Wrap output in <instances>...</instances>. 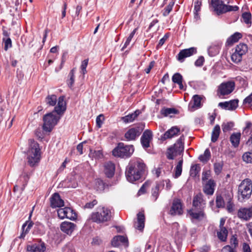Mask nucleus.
Segmentation results:
<instances>
[{
    "instance_id": "f257e3e1",
    "label": "nucleus",
    "mask_w": 252,
    "mask_h": 252,
    "mask_svg": "<svg viewBox=\"0 0 252 252\" xmlns=\"http://www.w3.org/2000/svg\"><path fill=\"white\" fill-rule=\"evenodd\" d=\"M65 110L66 103L64 100V96H61L58 98L57 105L54 108V110L52 112L44 115L43 129L46 131H51L60 119V117L56 115L54 113H56L58 115H62Z\"/></svg>"
},
{
    "instance_id": "f03ea898",
    "label": "nucleus",
    "mask_w": 252,
    "mask_h": 252,
    "mask_svg": "<svg viewBox=\"0 0 252 252\" xmlns=\"http://www.w3.org/2000/svg\"><path fill=\"white\" fill-rule=\"evenodd\" d=\"M146 169V166L141 159L131 160L126 170L127 180L132 183L140 180Z\"/></svg>"
},
{
    "instance_id": "7ed1b4c3",
    "label": "nucleus",
    "mask_w": 252,
    "mask_h": 252,
    "mask_svg": "<svg viewBox=\"0 0 252 252\" xmlns=\"http://www.w3.org/2000/svg\"><path fill=\"white\" fill-rule=\"evenodd\" d=\"M206 207V201L203 195L199 193L193 197L192 207L189 210L188 213L192 219L201 220L206 218L204 209Z\"/></svg>"
},
{
    "instance_id": "20e7f679",
    "label": "nucleus",
    "mask_w": 252,
    "mask_h": 252,
    "mask_svg": "<svg viewBox=\"0 0 252 252\" xmlns=\"http://www.w3.org/2000/svg\"><path fill=\"white\" fill-rule=\"evenodd\" d=\"M29 148L27 151V160L28 164L32 167L38 163L40 160V149L39 144L33 139L29 140Z\"/></svg>"
},
{
    "instance_id": "39448f33",
    "label": "nucleus",
    "mask_w": 252,
    "mask_h": 252,
    "mask_svg": "<svg viewBox=\"0 0 252 252\" xmlns=\"http://www.w3.org/2000/svg\"><path fill=\"white\" fill-rule=\"evenodd\" d=\"M252 193V182L250 179L243 180L238 186V200L243 201L249 199Z\"/></svg>"
},
{
    "instance_id": "423d86ee",
    "label": "nucleus",
    "mask_w": 252,
    "mask_h": 252,
    "mask_svg": "<svg viewBox=\"0 0 252 252\" xmlns=\"http://www.w3.org/2000/svg\"><path fill=\"white\" fill-rule=\"evenodd\" d=\"M185 136L182 134L175 143L167 149L166 152L167 158L169 159H173L178 155H180L184 150Z\"/></svg>"
},
{
    "instance_id": "0eeeda50",
    "label": "nucleus",
    "mask_w": 252,
    "mask_h": 252,
    "mask_svg": "<svg viewBox=\"0 0 252 252\" xmlns=\"http://www.w3.org/2000/svg\"><path fill=\"white\" fill-rule=\"evenodd\" d=\"M134 151L133 145H126L121 142L113 150L112 155L116 157L126 158L130 157Z\"/></svg>"
},
{
    "instance_id": "6e6552de",
    "label": "nucleus",
    "mask_w": 252,
    "mask_h": 252,
    "mask_svg": "<svg viewBox=\"0 0 252 252\" xmlns=\"http://www.w3.org/2000/svg\"><path fill=\"white\" fill-rule=\"evenodd\" d=\"M111 217V211L107 208L102 207L97 212L93 213L90 219L94 222L99 223L110 220Z\"/></svg>"
},
{
    "instance_id": "1a4fd4ad",
    "label": "nucleus",
    "mask_w": 252,
    "mask_h": 252,
    "mask_svg": "<svg viewBox=\"0 0 252 252\" xmlns=\"http://www.w3.org/2000/svg\"><path fill=\"white\" fill-rule=\"evenodd\" d=\"M211 4L214 11L218 15L230 11H236L239 9V7L236 5L225 4L222 0H211Z\"/></svg>"
},
{
    "instance_id": "9d476101",
    "label": "nucleus",
    "mask_w": 252,
    "mask_h": 252,
    "mask_svg": "<svg viewBox=\"0 0 252 252\" xmlns=\"http://www.w3.org/2000/svg\"><path fill=\"white\" fill-rule=\"evenodd\" d=\"M144 127L145 124L140 123L128 129L125 134V138L126 141L135 140L140 135Z\"/></svg>"
},
{
    "instance_id": "9b49d317",
    "label": "nucleus",
    "mask_w": 252,
    "mask_h": 252,
    "mask_svg": "<svg viewBox=\"0 0 252 252\" xmlns=\"http://www.w3.org/2000/svg\"><path fill=\"white\" fill-rule=\"evenodd\" d=\"M181 134L180 128L177 126H172L160 137V140L164 141L168 139L175 138Z\"/></svg>"
},
{
    "instance_id": "f8f14e48",
    "label": "nucleus",
    "mask_w": 252,
    "mask_h": 252,
    "mask_svg": "<svg viewBox=\"0 0 252 252\" xmlns=\"http://www.w3.org/2000/svg\"><path fill=\"white\" fill-rule=\"evenodd\" d=\"M183 203L180 199H174L169 210V214L171 216L182 215L183 213Z\"/></svg>"
},
{
    "instance_id": "ddd939ff",
    "label": "nucleus",
    "mask_w": 252,
    "mask_h": 252,
    "mask_svg": "<svg viewBox=\"0 0 252 252\" xmlns=\"http://www.w3.org/2000/svg\"><path fill=\"white\" fill-rule=\"evenodd\" d=\"M197 53V48L196 47H190L189 48L182 50L177 55L178 60L182 63L187 58Z\"/></svg>"
},
{
    "instance_id": "4468645a",
    "label": "nucleus",
    "mask_w": 252,
    "mask_h": 252,
    "mask_svg": "<svg viewBox=\"0 0 252 252\" xmlns=\"http://www.w3.org/2000/svg\"><path fill=\"white\" fill-rule=\"evenodd\" d=\"M235 83L228 81L221 84L219 87V92L222 95L230 94L234 89Z\"/></svg>"
},
{
    "instance_id": "2eb2a0df",
    "label": "nucleus",
    "mask_w": 252,
    "mask_h": 252,
    "mask_svg": "<svg viewBox=\"0 0 252 252\" xmlns=\"http://www.w3.org/2000/svg\"><path fill=\"white\" fill-rule=\"evenodd\" d=\"M238 217L243 220L248 221L252 218V205L248 208H240L237 212Z\"/></svg>"
},
{
    "instance_id": "dca6fc26",
    "label": "nucleus",
    "mask_w": 252,
    "mask_h": 252,
    "mask_svg": "<svg viewBox=\"0 0 252 252\" xmlns=\"http://www.w3.org/2000/svg\"><path fill=\"white\" fill-rule=\"evenodd\" d=\"M50 206L52 208L62 207L64 206V201L58 193H54L50 198Z\"/></svg>"
},
{
    "instance_id": "f3484780",
    "label": "nucleus",
    "mask_w": 252,
    "mask_h": 252,
    "mask_svg": "<svg viewBox=\"0 0 252 252\" xmlns=\"http://www.w3.org/2000/svg\"><path fill=\"white\" fill-rule=\"evenodd\" d=\"M152 132L149 129L146 130L141 137V143L144 148L150 147V143L152 139Z\"/></svg>"
},
{
    "instance_id": "a211bd4d",
    "label": "nucleus",
    "mask_w": 252,
    "mask_h": 252,
    "mask_svg": "<svg viewBox=\"0 0 252 252\" xmlns=\"http://www.w3.org/2000/svg\"><path fill=\"white\" fill-rule=\"evenodd\" d=\"M145 217L143 212H140L137 215V220L134 222V227L142 232L145 227Z\"/></svg>"
},
{
    "instance_id": "6ab92c4d",
    "label": "nucleus",
    "mask_w": 252,
    "mask_h": 252,
    "mask_svg": "<svg viewBox=\"0 0 252 252\" xmlns=\"http://www.w3.org/2000/svg\"><path fill=\"white\" fill-rule=\"evenodd\" d=\"M76 226V224L74 223L65 221L61 223L60 227L63 232L68 235H70L74 230Z\"/></svg>"
},
{
    "instance_id": "aec40b11",
    "label": "nucleus",
    "mask_w": 252,
    "mask_h": 252,
    "mask_svg": "<svg viewBox=\"0 0 252 252\" xmlns=\"http://www.w3.org/2000/svg\"><path fill=\"white\" fill-rule=\"evenodd\" d=\"M115 165L111 161L106 162L104 164V172L108 178H112L115 173Z\"/></svg>"
},
{
    "instance_id": "412c9836",
    "label": "nucleus",
    "mask_w": 252,
    "mask_h": 252,
    "mask_svg": "<svg viewBox=\"0 0 252 252\" xmlns=\"http://www.w3.org/2000/svg\"><path fill=\"white\" fill-rule=\"evenodd\" d=\"M163 187L164 184L162 182H158L156 183L155 187L152 189L151 198L154 201L157 200L160 190L163 188Z\"/></svg>"
},
{
    "instance_id": "4be33fe9",
    "label": "nucleus",
    "mask_w": 252,
    "mask_h": 252,
    "mask_svg": "<svg viewBox=\"0 0 252 252\" xmlns=\"http://www.w3.org/2000/svg\"><path fill=\"white\" fill-rule=\"evenodd\" d=\"M216 183L212 179L209 180L204 185L203 190L207 195H212L214 193Z\"/></svg>"
},
{
    "instance_id": "5701e85b",
    "label": "nucleus",
    "mask_w": 252,
    "mask_h": 252,
    "mask_svg": "<svg viewBox=\"0 0 252 252\" xmlns=\"http://www.w3.org/2000/svg\"><path fill=\"white\" fill-rule=\"evenodd\" d=\"M222 43L220 42L214 43L208 48V53L210 56L213 57L218 54Z\"/></svg>"
},
{
    "instance_id": "b1692460",
    "label": "nucleus",
    "mask_w": 252,
    "mask_h": 252,
    "mask_svg": "<svg viewBox=\"0 0 252 252\" xmlns=\"http://www.w3.org/2000/svg\"><path fill=\"white\" fill-rule=\"evenodd\" d=\"M201 167L199 164H195L191 166L189 174L191 178H195L199 177Z\"/></svg>"
},
{
    "instance_id": "393cba45",
    "label": "nucleus",
    "mask_w": 252,
    "mask_h": 252,
    "mask_svg": "<svg viewBox=\"0 0 252 252\" xmlns=\"http://www.w3.org/2000/svg\"><path fill=\"white\" fill-rule=\"evenodd\" d=\"M140 111L138 110H136L134 113L129 114L125 117L121 118L122 120L125 123H128L133 122L137 117L140 114Z\"/></svg>"
},
{
    "instance_id": "a878e982",
    "label": "nucleus",
    "mask_w": 252,
    "mask_h": 252,
    "mask_svg": "<svg viewBox=\"0 0 252 252\" xmlns=\"http://www.w3.org/2000/svg\"><path fill=\"white\" fill-rule=\"evenodd\" d=\"M127 238L124 236L118 235L114 237L111 241L112 245L114 247L119 246L121 243L127 242Z\"/></svg>"
},
{
    "instance_id": "bb28decb",
    "label": "nucleus",
    "mask_w": 252,
    "mask_h": 252,
    "mask_svg": "<svg viewBox=\"0 0 252 252\" xmlns=\"http://www.w3.org/2000/svg\"><path fill=\"white\" fill-rule=\"evenodd\" d=\"M160 113L164 117L170 116L171 117L173 115L179 113V111L174 108H163L160 110Z\"/></svg>"
},
{
    "instance_id": "cd10ccee",
    "label": "nucleus",
    "mask_w": 252,
    "mask_h": 252,
    "mask_svg": "<svg viewBox=\"0 0 252 252\" xmlns=\"http://www.w3.org/2000/svg\"><path fill=\"white\" fill-rule=\"evenodd\" d=\"M201 99L202 98L200 95L197 94L193 95L192 97L193 104L191 105V103L190 102L189 104V106L194 110L200 108L202 105L201 103Z\"/></svg>"
},
{
    "instance_id": "c85d7f7f",
    "label": "nucleus",
    "mask_w": 252,
    "mask_h": 252,
    "mask_svg": "<svg viewBox=\"0 0 252 252\" xmlns=\"http://www.w3.org/2000/svg\"><path fill=\"white\" fill-rule=\"evenodd\" d=\"M241 135V133L238 132L234 133L230 136V141L232 145L235 148L238 147L239 145Z\"/></svg>"
},
{
    "instance_id": "c756f323",
    "label": "nucleus",
    "mask_w": 252,
    "mask_h": 252,
    "mask_svg": "<svg viewBox=\"0 0 252 252\" xmlns=\"http://www.w3.org/2000/svg\"><path fill=\"white\" fill-rule=\"evenodd\" d=\"M172 80L174 83L177 84L179 85V88L181 90L184 89V86L182 83L183 77L180 73H175L172 76Z\"/></svg>"
},
{
    "instance_id": "7c9ffc66",
    "label": "nucleus",
    "mask_w": 252,
    "mask_h": 252,
    "mask_svg": "<svg viewBox=\"0 0 252 252\" xmlns=\"http://www.w3.org/2000/svg\"><path fill=\"white\" fill-rule=\"evenodd\" d=\"M242 37L241 33L236 32L227 39L226 43L228 45H231L234 43L237 42Z\"/></svg>"
},
{
    "instance_id": "2f4dec72",
    "label": "nucleus",
    "mask_w": 252,
    "mask_h": 252,
    "mask_svg": "<svg viewBox=\"0 0 252 252\" xmlns=\"http://www.w3.org/2000/svg\"><path fill=\"white\" fill-rule=\"evenodd\" d=\"M228 235V231L225 227L220 228L217 232L218 238L221 241L224 242L226 240Z\"/></svg>"
},
{
    "instance_id": "473e14b6",
    "label": "nucleus",
    "mask_w": 252,
    "mask_h": 252,
    "mask_svg": "<svg viewBox=\"0 0 252 252\" xmlns=\"http://www.w3.org/2000/svg\"><path fill=\"white\" fill-rule=\"evenodd\" d=\"M220 132V128L219 125H217L214 127L211 135V141L215 142L218 140Z\"/></svg>"
},
{
    "instance_id": "72a5a7b5",
    "label": "nucleus",
    "mask_w": 252,
    "mask_h": 252,
    "mask_svg": "<svg viewBox=\"0 0 252 252\" xmlns=\"http://www.w3.org/2000/svg\"><path fill=\"white\" fill-rule=\"evenodd\" d=\"M89 156L92 158L95 159H100L103 157L102 151L100 150L93 151L92 149H90Z\"/></svg>"
},
{
    "instance_id": "f704fd0d",
    "label": "nucleus",
    "mask_w": 252,
    "mask_h": 252,
    "mask_svg": "<svg viewBox=\"0 0 252 252\" xmlns=\"http://www.w3.org/2000/svg\"><path fill=\"white\" fill-rule=\"evenodd\" d=\"M183 160L181 159L179 160L176 166L174 171L175 173L173 175L175 178H177L181 176L182 172V166H183Z\"/></svg>"
},
{
    "instance_id": "c9c22d12",
    "label": "nucleus",
    "mask_w": 252,
    "mask_h": 252,
    "mask_svg": "<svg viewBox=\"0 0 252 252\" xmlns=\"http://www.w3.org/2000/svg\"><path fill=\"white\" fill-rule=\"evenodd\" d=\"M45 101L50 106H55L57 101V96L54 94L48 95L45 98Z\"/></svg>"
},
{
    "instance_id": "e433bc0d",
    "label": "nucleus",
    "mask_w": 252,
    "mask_h": 252,
    "mask_svg": "<svg viewBox=\"0 0 252 252\" xmlns=\"http://www.w3.org/2000/svg\"><path fill=\"white\" fill-rule=\"evenodd\" d=\"M235 51L243 56L247 52L248 47L246 44L240 43L235 47Z\"/></svg>"
},
{
    "instance_id": "4c0bfd02",
    "label": "nucleus",
    "mask_w": 252,
    "mask_h": 252,
    "mask_svg": "<svg viewBox=\"0 0 252 252\" xmlns=\"http://www.w3.org/2000/svg\"><path fill=\"white\" fill-rule=\"evenodd\" d=\"M105 184L102 180L99 179L95 180L94 185V189L99 191H101L104 189Z\"/></svg>"
},
{
    "instance_id": "58836bf2",
    "label": "nucleus",
    "mask_w": 252,
    "mask_h": 252,
    "mask_svg": "<svg viewBox=\"0 0 252 252\" xmlns=\"http://www.w3.org/2000/svg\"><path fill=\"white\" fill-rule=\"evenodd\" d=\"M211 157V153L209 149L205 150L204 154L199 157V159L202 162H207Z\"/></svg>"
},
{
    "instance_id": "ea45409f",
    "label": "nucleus",
    "mask_w": 252,
    "mask_h": 252,
    "mask_svg": "<svg viewBox=\"0 0 252 252\" xmlns=\"http://www.w3.org/2000/svg\"><path fill=\"white\" fill-rule=\"evenodd\" d=\"M242 159L246 163L252 164V150L245 152L243 155Z\"/></svg>"
},
{
    "instance_id": "a19ab883",
    "label": "nucleus",
    "mask_w": 252,
    "mask_h": 252,
    "mask_svg": "<svg viewBox=\"0 0 252 252\" xmlns=\"http://www.w3.org/2000/svg\"><path fill=\"white\" fill-rule=\"evenodd\" d=\"M67 219L71 220H75L77 219V214L71 208L69 207L67 208Z\"/></svg>"
},
{
    "instance_id": "79ce46f5",
    "label": "nucleus",
    "mask_w": 252,
    "mask_h": 252,
    "mask_svg": "<svg viewBox=\"0 0 252 252\" xmlns=\"http://www.w3.org/2000/svg\"><path fill=\"white\" fill-rule=\"evenodd\" d=\"M74 72H75V71L73 69L70 71V72L68 74V77L69 78L67 80V84H68V86L70 88H72L73 87L74 83V80H75Z\"/></svg>"
},
{
    "instance_id": "37998d69",
    "label": "nucleus",
    "mask_w": 252,
    "mask_h": 252,
    "mask_svg": "<svg viewBox=\"0 0 252 252\" xmlns=\"http://www.w3.org/2000/svg\"><path fill=\"white\" fill-rule=\"evenodd\" d=\"M175 2L174 0L171 1L169 4L165 7L163 12L164 16H167L172 10Z\"/></svg>"
},
{
    "instance_id": "c03bdc74",
    "label": "nucleus",
    "mask_w": 252,
    "mask_h": 252,
    "mask_svg": "<svg viewBox=\"0 0 252 252\" xmlns=\"http://www.w3.org/2000/svg\"><path fill=\"white\" fill-rule=\"evenodd\" d=\"M137 29L135 28L129 34L128 37L127 38L124 46L123 47L122 50H124L125 48L127 47V46L129 44L132 38H133V36L135 34Z\"/></svg>"
},
{
    "instance_id": "a18cd8bd",
    "label": "nucleus",
    "mask_w": 252,
    "mask_h": 252,
    "mask_svg": "<svg viewBox=\"0 0 252 252\" xmlns=\"http://www.w3.org/2000/svg\"><path fill=\"white\" fill-rule=\"evenodd\" d=\"M242 56H243L241 54L236 52L235 51L234 52L232 53L231 58L233 62L238 63L242 60Z\"/></svg>"
},
{
    "instance_id": "49530a36",
    "label": "nucleus",
    "mask_w": 252,
    "mask_h": 252,
    "mask_svg": "<svg viewBox=\"0 0 252 252\" xmlns=\"http://www.w3.org/2000/svg\"><path fill=\"white\" fill-rule=\"evenodd\" d=\"M151 182L149 181L145 182L144 184L142 186V187L139 190L138 192V194L141 195L145 193L146 192L147 189L149 188V187L151 185Z\"/></svg>"
},
{
    "instance_id": "de8ad7c7",
    "label": "nucleus",
    "mask_w": 252,
    "mask_h": 252,
    "mask_svg": "<svg viewBox=\"0 0 252 252\" xmlns=\"http://www.w3.org/2000/svg\"><path fill=\"white\" fill-rule=\"evenodd\" d=\"M216 203L218 208H223L224 207V201L223 197L220 195L217 196Z\"/></svg>"
},
{
    "instance_id": "09e8293b",
    "label": "nucleus",
    "mask_w": 252,
    "mask_h": 252,
    "mask_svg": "<svg viewBox=\"0 0 252 252\" xmlns=\"http://www.w3.org/2000/svg\"><path fill=\"white\" fill-rule=\"evenodd\" d=\"M67 208L64 207L63 208H60L58 210L57 213L59 218L61 219H64L67 217Z\"/></svg>"
},
{
    "instance_id": "8fccbe9b",
    "label": "nucleus",
    "mask_w": 252,
    "mask_h": 252,
    "mask_svg": "<svg viewBox=\"0 0 252 252\" xmlns=\"http://www.w3.org/2000/svg\"><path fill=\"white\" fill-rule=\"evenodd\" d=\"M223 167L222 162H216L214 164V169L215 173L219 175L222 171Z\"/></svg>"
},
{
    "instance_id": "3c124183",
    "label": "nucleus",
    "mask_w": 252,
    "mask_h": 252,
    "mask_svg": "<svg viewBox=\"0 0 252 252\" xmlns=\"http://www.w3.org/2000/svg\"><path fill=\"white\" fill-rule=\"evenodd\" d=\"M251 14L250 12H245L242 16L244 22L248 25L251 24Z\"/></svg>"
},
{
    "instance_id": "603ef678",
    "label": "nucleus",
    "mask_w": 252,
    "mask_h": 252,
    "mask_svg": "<svg viewBox=\"0 0 252 252\" xmlns=\"http://www.w3.org/2000/svg\"><path fill=\"white\" fill-rule=\"evenodd\" d=\"M3 42L4 45V49L5 51L12 47V41L9 37H3Z\"/></svg>"
},
{
    "instance_id": "864d4df0",
    "label": "nucleus",
    "mask_w": 252,
    "mask_h": 252,
    "mask_svg": "<svg viewBox=\"0 0 252 252\" xmlns=\"http://www.w3.org/2000/svg\"><path fill=\"white\" fill-rule=\"evenodd\" d=\"M233 126L234 124L232 122L223 123L222 125V128L223 132H226L230 130Z\"/></svg>"
},
{
    "instance_id": "5fc2aeb1",
    "label": "nucleus",
    "mask_w": 252,
    "mask_h": 252,
    "mask_svg": "<svg viewBox=\"0 0 252 252\" xmlns=\"http://www.w3.org/2000/svg\"><path fill=\"white\" fill-rule=\"evenodd\" d=\"M88 59L84 60L82 62V63L80 66L81 73L84 75L87 73L86 67L88 64Z\"/></svg>"
},
{
    "instance_id": "6e6d98bb",
    "label": "nucleus",
    "mask_w": 252,
    "mask_h": 252,
    "mask_svg": "<svg viewBox=\"0 0 252 252\" xmlns=\"http://www.w3.org/2000/svg\"><path fill=\"white\" fill-rule=\"evenodd\" d=\"M229 102V110H233L235 109L238 105V100L234 99L230 100Z\"/></svg>"
},
{
    "instance_id": "4d7b16f0",
    "label": "nucleus",
    "mask_w": 252,
    "mask_h": 252,
    "mask_svg": "<svg viewBox=\"0 0 252 252\" xmlns=\"http://www.w3.org/2000/svg\"><path fill=\"white\" fill-rule=\"evenodd\" d=\"M243 104L248 106H252V93L244 99Z\"/></svg>"
},
{
    "instance_id": "13d9d810",
    "label": "nucleus",
    "mask_w": 252,
    "mask_h": 252,
    "mask_svg": "<svg viewBox=\"0 0 252 252\" xmlns=\"http://www.w3.org/2000/svg\"><path fill=\"white\" fill-rule=\"evenodd\" d=\"M104 120V117L103 115L100 114L96 119V126L98 128H100Z\"/></svg>"
},
{
    "instance_id": "bf43d9fd",
    "label": "nucleus",
    "mask_w": 252,
    "mask_h": 252,
    "mask_svg": "<svg viewBox=\"0 0 252 252\" xmlns=\"http://www.w3.org/2000/svg\"><path fill=\"white\" fill-rule=\"evenodd\" d=\"M204 62V58L203 56H200L195 62L194 64L196 66L200 67L203 65Z\"/></svg>"
},
{
    "instance_id": "052dcab7",
    "label": "nucleus",
    "mask_w": 252,
    "mask_h": 252,
    "mask_svg": "<svg viewBox=\"0 0 252 252\" xmlns=\"http://www.w3.org/2000/svg\"><path fill=\"white\" fill-rule=\"evenodd\" d=\"M97 203L96 199H94L92 201L87 202L84 206L85 208L92 209Z\"/></svg>"
},
{
    "instance_id": "680f3d73",
    "label": "nucleus",
    "mask_w": 252,
    "mask_h": 252,
    "mask_svg": "<svg viewBox=\"0 0 252 252\" xmlns=\"http://www.w3.org/2000/svg\"><path fill=\"white\" fill-rule=\"evenodd\" d=\"M46 247L44 243L42 242L39 244H36V251L38 252H44L45 251Z\"/></svg>"
},
{
    "instance_id": "e2e57ef3",
    "label": "nucleus",
    "mask_w": 252,
    "mask_h": 252,
    "mask_svg": "<svg viewBox=\"0 0 252 252\" xmlns=\"http://www.w3.org/2000/svg\"><path fill=\"white\" fill-rule=\"evenodd\" d=\"M30 175L28 172H24L21 174L20 178L23 179L25 184H27L30 179Z\"/></svg>"
},
{
    "instance_id": "0e129e2a",
    "label": "nucleus",
    "mask_w": 252,
    "mask_h": 252,
    "mask_svg": "<svg viewBox=\"0 0 252 252\" xmlns=\"http://www.w3.org/2000/svg\"><path fill=\"white\" fill-rule=\"evenodd\" d=\"M234 205L231 202V198L230 197L227 204V209L229 212H232L233 211Z\"/></svg>"
},
{
    "instance_id": "69168bd1",
    "label": "nucleus",
    "mask_w": 252,
    "mask_h": 252,
    "mask_svg": "<svg viewBox=\"0 0 252 252\" xmlns=\"http://www.w3.org/2000/svg\"><path fill=\"white\" fill-rule=\"evenodd\" d=\"M230 244L232 246H233L234 248H236L238 246V242L237 237L233 235L232 236L230 239Z\"/></svg>"
},
{
    "instance_id": "338daca9",
    "label": "nucleus",
    "mask_w": 252,
    "mask_h": 252,
    "mask_svg": "<svg viewBox=\"0 0 252 252\" xmlns=\"http://www.w3.org/2000/svg\"><path fill=\"white\" fill-rule=\"evenodd\" d=\"M169 35L168 33L165 34L164 36L159 40L158 47L161 46L165 42V41L168 38Z\"/></svg>"
},
{
    "instance_id": "774afa93",
    "label": "nucleus",
    "mask_w": 252,
    "mask_h": 252,
    "mask_svg": "<svg viewBox=\"0 0 252 252\" xmlns=\"http://www.w3.org/2000/svg\"><path fill=\"white\" fill-rule=\"evenodd\" d=\"M222 251V252H236L234 249L229 245L224 246Z\"/></svg>"
}]
</instances>
